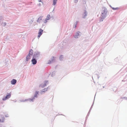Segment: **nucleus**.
<instances>
[{"instance_id": "26", "label": "nucleus", "mask_w": 127, "mask_h": 127, "mask_svg": "<svg viewBox=\"0 0 127 127\" xmlns=\"http://www.w3.org/2000/svg\"><path fill=\"white\" fill-rule=\"evenodd\" d=\"M29 23L30 24H31L33 22V20H31V21H30L29 20Z\"/></svg>"}, {"instance_id": "28", "label": "nucleus", "mask_w": 127, "mask_h": 127, "mask_svg": "<svg viewBox=\"0 0 127 127\" xmlns=\"http://www.w3.org/2000/svg\"><path fill=\"white\" fill-rule=\"evenodd\" d=\"M38 6H40L41 5V3H39L37 4Z\"/></svg>"}, {"instance_id": "6", "label": "nucleus", "mask_w": 127, "mask_h": 127, "mask_svg": "<svg viewBox=\"0 0 127 127\" xmlns=\"http://www.w3.org/2000/svg\"><path fill=\"white\" fill-rule=\"evenodd\" d=\"M48 81H45L44 82V83L41 84L39 85V87L43 88L45 87L47 85H48Z\"/></svg>"}, {"instance_id": "27", "label": "nucleus", "mask_w": 127, "mask_h": 127, "mask_svg": "<svg viewBox=\"0 0 127 127\" xmlns=\"http://www.w3.org/2000/svg\"><path fill=\"white\" fill-rule=\"evenodd\" d=\"M49 89V87H47L46 88H45V89H43V90H48Z\"/></svg>"}, {"instance_id": "18", "label": "nucleus", "mask_w": 127, "mask_h": 127, "mask_svg": "<svg viewBox=\"0 0 127 127\" xmlns=\"http://www.w3.org/2000/svg\"><path fill=\"white\" fill-rule=\"evenodd\" d=\"M1 24V25L3 26H5L6 25V23L5 22H2Z\"/></svg>"}, {"instance_id": "35", "label": "nucleus", "mask_w": 127, "mask_h": 127, "mask_svg": "<svg viewBox=\"0 0 127 127\" xmlns=\"http://www.w3.org/2000/svg\"><path fill=\"white\" fill-rule=\"evenodd\" d=\"M110 6L111 7H111H112L111 6V5H110Z\"/></svg>"}, {"instance_id": "30", "label": "nucleus", "mask_w": 127, "mask_h": 127, "mask_svg": "<svg viewBox=\"0 0 127 127\" xmlns=\"http://www.w3.org/2000/svg\"><path fill=\"white\" fill-rule=\"evenodd\" d=\"M47 20H46V19H45V21H44V23H46L47 22Z\"/></svg>"}, {"instance_id": "25", "label": "nucleus", "mask_w": 127, "mask_h": 127, "mask_svg": "<svg viewBox=\"0 0 127 127\" xmlns=\"http://www.w3.org/2000/svg\"><path fill=\"white\" fill-rule=\"evenodd\" d=\"M4 117H3L2 120H1V119H0V122H3V121L4 120Z\"/></svg>"}, {"instance_id": "5", "label": "nucleus", "mask_w": 127, "mask_h": 127, "mask_svg": "<svg viewBox=\"0 0 127 127\" xmlns=\"http://www.w3.org/2000/svg\"><path fill=\"white\" fill-rule=\"evenodd\" d=\"M88 12L86 10H83V13L82 14V18L84 19H85L87 16Z\"/></svg>"}, {"instance_id": "21", "label": "nucleus", "mask_w": 127, "mask_h": 127, "mask_svg": "<svg viewBox=\"0 0 127 127\" xmlns=\"http://www.w3.org/2000/svg\"><path fill=\"white\" fill-rule=\"evenodd\" d=\"M78 23V21H76L74 24V28H75L76 27V25Z\"/></svg>"}, {"instance_id": "1", "label": "nucleus", "mask_w": 127, "mask_h": 127, "mask_svg": "<svg viewBox=\"0 0 127 127\" xmlns=\"http://www.w3.org/2000/svg\"><path fill=\"white\" fill-rule=\"evenodd\" d=\"M108 12L106 8L104 7L102 8L100 16L99 18L100 22H102L106 17Z\"/></svg>"}, {"instance_id": "17", "label": "nucleus", "mask_w": 127, "mask_h": 127, "mask_svg": "<svg viewBox=\"0 0 127 127\" xmlns=\"http://www.w3.org/2000/svg\"><path fill=\"white\" fill-rule=\"evenodd\" d=\"M50 15L49 14H48L47 15L46 19L47 20H49L50 19Z\"/></svg>"}, {"instance_id": "10", "label": "nucleus", "mask_w": 127, "mask_h": 127, "mask_svg": "<svg viewBox=\"0 0 127 127\" xmlns=\"http://www.w3.org/2000/svg\"><path fill=\"white\" fill-rule=\"evenodd\" d=\"M43 17V16H41L39 17L37 20V22L39 23H40V21L42 20Z\"/></svg>"}, {"instance_id": "4", "label": "nucleus", "mask_w": 127, "mask_h": 127, "mask_svg": "<svg viewBox=\"0 0 127 127\" xmlns=\"http://www.w3.org/2000/svg\"><path fill=\"white\" fill-rule=\"evenodd\" d=\"M81 32H80L78 31L75 33V34L74 35V36L75 38L77 39L79 38L81 36Z\"/></svg>"}, {"instance_id": "15", "label": "nucleus", "mask_w": 127, "mask_h": 127, "mask_svg": "<svg viewBox=\"0 0 127 127\" xmlns=\"http://www.w3.org/2000/svg\"><path fill=\"white\" fill-rule=\"evenodd\" d=\"M93 104H94V103H93V104H92V105L90 109V110L89 111V112H88L87 115V116H86V118H87L89 116V114L90 113V112L91 110V109H92V106L93 105Z\"/></svg>"}, {"instance_id": "9", "label": "nucleus", "mask_w": 127, "mask_h": 127, "mask_svg": "<svg viewBox=\"0 0 127 127\" xmlns=\"http://www.w3.org/2000/svg\"><path fill=\"white\" fill-rule=\"evenodd\" d=\"M55 58L54 57H53L50 60L48 61V64H51L55 61Z\"/></svg>"}, {"instance_id": "7", "label": "nucleus", "mask_w": 127, "mask_h": 127, "mask_svg": "<svg viewBox=\"0 0 127 127\" xmlns=\"http://www.w3.org/2000/svg\"><path fill=\"white\" fill-rule=\"evenodd\" d=\"M11 96V94L10 93L7 94L6 96L3 97L2 98V100L4 101L10 98Z\"/></svg>"}, {"instance_id": "14", "label": "nucleus", "mask_w": 127, "mask_h": 127, "mask_svg": "<svg viewBox=\"0 0 127 127\" xmlns=\"http://www.w3.org/2000/svg\"><path fill=\"white\" fill-rule=\"evenodd\" d=\"M43 31V30H42L41 29H40L39 30L38 34H40L41 35Z\"/></svg>"}, {"instance_id": "11", "label": "nucleus", "mask_w": 127, "mask_h": 127, "mask_svg": "<svg viewBox=\"0 0 127 127\" xmlns=\"http://www.w3.org/2000/svg\"><path fill=\"white\" fill-rule=\"evenodd\" d=\"M31 57V56L29 55H28L26 57L25 62H27L29 61V60L30 59Z\"/></svg>"}, {"instance_id": "16", "label": "nucleus", "mask_w": 127, "mask_h": 127, "mask_svg": "<svg viewBox=\"0 0 127 127\" xmlns=\"http://www.w3.org/2000/svg\"><path fill=\"white\" fill-rule=\"evenodd\" d=\"M57 0H53V4L54 5H55L56 4Z\"/></svg>"}, {"instance_id": "33", "label": "nucleus", "mask_w": 127, "mask_h": 127, "mask_svg": "<svg viewBox=\"0 0 127 127\" xmlns=\"http://www.w3.org/2000/svg\"><path fill=\"white\" fill-rule=\"evenodd\" d=\"M9 116L8 115V114L5 115V116L6 117H8Z\"/></svg>"}, {"instance_id": "31", "label": "nucleus", "mask_w": 127, "mask_h": 127, "mask_svg": "<svg viewBox=\"0 0 127 127\" xmlns=\"http://www.w3.org/2000/svg\"><path fill=\"white\" fill-rule=\"evenodd\" d=\"M38 2H41L42 3H43L41 1V0H38Z\"/></svg>"}, {"instance_id": "22", "label": "nucleus", "mask_w": 127, "mask_h": 127, "mask_svg": "<svg viewBox=\"0 0 127 127\" xmlns=\"http://www.w3.org/2000/svg\"><path fill=\"white\" fill-rule=\"evenodd\" d=\"M47 91V90H43V91H41L40 92V93L41 94H42L43 93H45Z\"/></svg>"}, {"instance_id": "36", "label": "nucleus", "mask_w": 127, "mask_h": 127, "mask_svg": "<svg viewBox=\"0 0 127 127\" xmlns=\"http://www.w3.org/2000/svg\"><path fill=\"white\" fill-rule=\"evenodd\" d=\"M104 86H103V88H104Z\"/></svg>"}, {"instance_id": "24", "label": "nucleus", "mask_w": 127, "mask_h": 127, "mask_svg": "<svg viewBox=\"0 0 127 127\" xmlns=\"http://www.w3.org/2000/svg\"><path fill=\"white\" fill-rule=\"evenodd\" d=\"M111 8L112 9L114 10H116L117 9H118L119 8L118 7H116V8H114L111 7Z\"/></svg>"}, {"instance_id": "13", "label": "nucleus", "mask_w": 127, "mask_h": 127, "mask_svg": "<svg viewBox=\"0 0 127 127\" xmlns=\"http://www.w3.org/2000/svg\"><path fill=\"white\" fill-rule=\"evenodd\" d=\"M33 53V51L32 49H31L30 50V51L29 52V53L28 54V55H29L31 56L32 55Z\"/></svg>"}, {"instance_id": "3", "label": "nucleus", "mask_w": 127, "mask_h": 127, "mask_svg": "<svg viewBox=\"0 0 127 127\" xmlns=\"http://www.w3.org/2000/svg\"><path fill=\"white\" fill-rule=\"evenodd\" d=\"M40 55V53L39 51H36L34 52V55H33V57L36 59H38Z\"/></svg>"}, {"instance_id": "19", "label": "nucleus", "mask_w": 127, "mask_h": 127, "mask_svg": "<svg viewBox=\"0 0 127 127\" xmlns=\"http://www.w3.org/2000/svg\"><path fill=\"white\" fill-rule=\"evenodd\" d=\"M64 59V56L63 55H61L60 57V59L61 61H62Z\"/></svg>"}, {"instance_id": "23", "label": "nucleus", "mask_w": 127, "mask_h": 127, "mask_svg": "<svg viewBox=\"0 0 127 127\" xmlns=\"http://www.w3.org/2000/svg\"><path fill=\"white\" fill-rule=\"evenodd\" d=\"M56 73V72L55 71H53L52 72V73L51 74V76L52 77L54 76L55 74V73Z\"/></svg>"}, {"instance_id": "34", "label": "nucleus", "mask_w": 127, "mask_h": 127, "mask_svg": "<svg viewBox=\"0 0 127 127\" xmlns=\"http://www.w3.org/2000/svg\"><path fill=\"white\" fill-rule=\"evenodd\" d=\"M117 60H118V58H116L115 59V61H117Z\"/></svg>"}, {"instance_id": "2", "label": "nucleus", "mask_w": 127, "mask_h": 127, "mask_svg": "<svg viewBox=\"0 0 127 127\" xmlns=\"http://www.w3.org/2000/svg\"><path fill=\"white\" fill-rule=\"evenodd\" d=\"M39 92L38 91L35 92L34 96L32 97L31 98L26 99L25 100H20V101L21 102H24L28 101H29L30 102H33L34 101L35 98H37L38 96V94Z\"/></svg>"}, {"instance_id": "12", "label": "nucleus", "mask_w": 127, "mask_h": 127, "mask_svg": "<svg viewBox=\"0 0 127 127\" xmlns=\"http://www.w3.org/2000/svg\"><path fill=\"white\" fill-rule=\"evenodd\" d=\"M16 82V80L15 79H13L11 81V84L12 85L15 84Z\"/></svg>"}, {"instance_id": "29", "label": "nucleus", "mask_w": 127, "mask_h": 127, "mask_svg": "<svg viewBox=\"0 0 127 127\" xmlns=\"http://www.w3.org/2000/svg\"><path fill=\"white\" fill-rule=\"evenodd\" d=\"M78 0H74V2L75 3H77L78 1Z\"/></svg>"}, {"instance_id": "8", "label": "nucleus", "mask_w": 127, "mask_h": 127, "mask_svg": "<svg viewBox=\"0 0 127 127\" xmlns=\"http://www.w3.org/2000/svg\"><path fill=\"white\" fill-rule=\"evenodd\" d=\"M37 59H36L35 58L32 57V59L31 60V62L33 64L35 65L37 63Z\"/></svg>"}, {"instance_id": "20", "label": "nucleus", "mask_w": 127, "mask_h": 127, "mask_svg": "<svg viewBox=\"0 0 127 127\" xmlns=\"http://www.w3.org/2000/svg\"><path fill=\"white\" fill-rule=\"evenodd\" d=\"M3 21V17L2 16H0V24H1V22Z\"/></svg>"}, {"instance_id": "32", "label": "nucleus", "mask_w": 127, "mask_h": 127, "mask_svg": "<svg viewBox=\"0 0 127 127\" xmlns=\"http://www.w3.org/2000/svg\"><path fill=\"white\" fill-rule=\"evenodd\" d=\"M41 34H38V38H39L40 37V36H41Z\"/></svg>"}]
</instances>
